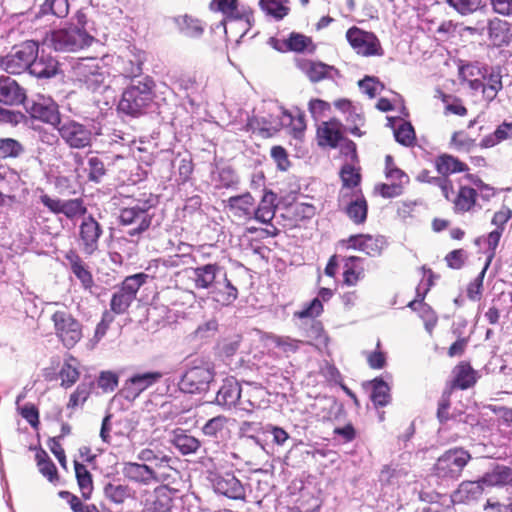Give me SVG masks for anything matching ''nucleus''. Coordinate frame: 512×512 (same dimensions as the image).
I'll return each instance as SVG.
<instances>
[{
  "instance_id": "33",
  "label": "nucleus",
  "mask_w": 512,
  "mask_h": 512,
  "mask_svg": "<svg viewBox=\"0 0 512 512\" xmlns=\"http://www.w3.org/2000/svg\"><path fill=\"white\" fill-rule=\"evenodd\" d=\"M301 70L312 82H319L323 79H333L338 75V70L330 65L316 61H304L300 65Z\"/></svg>"
},
{
  "instance_id": "2",
  "label": "nucleus",
  "mask_w": 512,
  "mask_h": 512,
  "mask_svg": "<svg viewBox=\"0 0 512 512\" xmlns=\"http://www.w3.org/2000/svg\"><path fill=\"white\" fill-rule=\"evenodd\" d=\"M153 86L154 83L149 77L141 80L132 79L122 93L118 110L131 117L145 114L154 98Z\"/></svg>"
},
{
  "instance_id": "11",
  "label": "nucleus",
  "mask_w": 512,
  "mask_h": 512,
  "mask_svg": "<svg viewBox=\"0 0 512 512\" xmlns=\"http://www.w3.org/2000/svg\"><path fill=\"white\" fill-rule=\"evenodd\" d=\"M56 336L66 348L74 347L82 338V326L67 311H56L51 316Z\"/></svg>"
},
{
  "instance_id": "41",
  "label": "nucleus",
  "mask_w": 512,
  "mask_h": 512,
  "mask_svg": "<svg viewBox=\"0 0 512 512\" xmlns=\"http://www.w3.org/2000/svg\"><path fill=\"white\" fill-rule=\"evenodd\" d=\"M371 400L376 407L387 406L391 401L390 387L381 378H375L372 382Z\"/></svg>"
},
{
  "instance_id": "13",
  "label": "nucleus",
  "mask_w": 512,
  "mask_h": 512,
  "mask_svg": "<svg viewBox=\"0 0 512 512\" xmlns=\"http://www.w3.org/2000/svg\"><path fill=\"white\" fill-rule=\"evenodd\" d=\"M102 234L101 224L92 215L82 218L78 228V244L85 256H92L99 250V240Z\"/></svg>"
},
{
  "instance_id": "37",
  "label": "nucleus",
  "mask_w": 512,
  "mask_h": 512,
  "mask_svg": "<svg viewBox=\"0 0 512 512\" xmlns=\"http://www.w3.org/2000/svg\"><path fill=\"white\" fill-rule=\"evenodd\" d=\"M512 138V120L504 121L497 126L495 131L484 136L481 140V147L491 148L497 144Z\"/></svg>"
},
{
  "instance_id": "45",
  "label": "nucleus",
  "mask_w": 512,
  "mask_h": 512,
  "mask_svg": "<svg viewBox=\"0 0 512 512\" xmlns=\"http://www.w3.org/2000/svg\"><path fill=\"white\" fill-rule=\"evenodd\" d=\"M78 362L75 358L70 357L63 363L59 377L61 379V386L69 388L76 383L79 378Z\"/></svg>"
},
{
  "instance_id": "1",
  "label": "nucleus",
  "mask_w": 512,
  "mask_h": 512,
  "mask_svg": "<svg viewBox=\"0 0 512 512\" xmlns=\"http://www.w3.org/2000/svg\"><path fill=\"white\" fill-rule=\"evenodd\" d=\"M189 277L196 289L207 290L222 306H229L238 298V289L228 279L225 267L216 262L190 268Z\"/></svg>"
},
{
  "instance_id": "25",
  "label": "nucleus",
  "mask_w": 512,
  "mask_h": 512,
  "mask_svg": "<svg viewBox=\"0 0 512 512\" xmlns=\"http://www.w3.org/2000/svg\"><path fill=\"white\" fill-rule=\"evenodd\" d=\"M169 442L182 455L195 454L201 448V441L188 430L177 428L169 433Z\"/></svg>"
},
{
  "instance_id": "59",
  "label": "nucleus",
  "mask_w": 512,
  "mask_h": 512,
  "mask_svg": "<svg viewBox=\"0 0 512 512\" xmlns=\"http://www.w3.org/2000/svg\"><path fill=\"white\" fill-rule=\"evenodd\" d=\"M323 312V304L319 298H314L305 304L301 310L294 312V317L299 319L311 318L319 316Z\"/></svg>"
},
{
  "instance_id": "8",
  "label": "nucleus",
  "mask_w": 512,
  "mask_h": 512,
  "mask_svg": "<svg viewBox=\"0 0 512 512\" xmlns=\"http://www.w3.org/2000/svg\"><path fill=\"white\" fill-rule=\"evenodd\" d=\"M38 51V43L28 40L20 45H16L12 50L0 60V66L9 74H20L29 70L33 57Z\"/></svg>"
},
{
  "instance_id": "47",
  "label": "nucleus",
  "mask_w": 512,
  "mask_h": 512,
  "mask_svg": "<svg viewBox=\"0 0 512 512\" xmlns=\"http://www.w3.org/2000/svg\"><path fill=\"white\" fill-rule=\"evenodd\" d=\"M104 495L111 502L122 504L127 498L130 497V488L122 484L108 483L104 487Z\"/></svg>"
},
{
  "instance_id": "38",
  "label": "nucleus",
  "mask_w": 512,
  "mask_h": 512,
  "mask_svg": "<svg viewBox=\"0 0 512 512\" xmlns=\"http://www.w3.org/2000/svg\"><path fill=\"white\" fill-rule=\"evenodd\" d=\"M453 385L459 389H468L476 382L475 371L468 363H460L453 370Z\"/></svg>"
},
{
  "instance_id": "50",
  "label": "nucleus",
  "mask_w": 512,
  "mask_h": 512,
  "mask_svg": "<svg viewBox=\"0 0 512 512\" xmlns=\"http://www.w3.org/2000/svg\"><path fill=\"white\" fill-rule=\"evenodd\" d=\"M286 45L289 50L295 52H313L315 50L311 38L299 33H291L286 41Z\"/></svg>"
},
{
  "instance_id": "36",
  "label": "nucleus",
  "mask_w": 512,
  "mask_h": 512,
  "mask_svg": "<svg viewBox=\"0 0 512 512\" xmlns=\"http://www.w3.org/2000/svg\"><path fill=\"white\" fill-rule=\"evenodd\" d=\"M435 167L442 177H447L449 174L468 170L465 163L448 154H443L437 157L435 160Z\"/></svg>"
},
{
  "instance_id": "49",
  "label": "nucleus",
  "mask_w": 512,
  "mask_h": 512,
  "mask_svg": "<svg viewBox=\"0 0 512 512\" xmlns=\"http://www.w3.org/2000/svg\"><path fill=\"white\" fill-rule=\"evenodd\" d=\"M41 14H51L58 18H64L69 13V0H45L41 5Z\"/></svg>"
},
{
  "instance_id": "43",
  "label": "nucleus",
  "mask_w": 512,
  "mask_h": 512,
  "mask_svg": "<svg viewBox=\"0 0 512 512\" xmlns=\"http://www.w3.org/2000/svg\"><path fill=\"white\" fill-rule=\"evenodd\" d=\"M274 198L275 195L272 192L265 194L260 205L258 207L254 206L252 218L261 223H269L275 215L273 207Z\"/></svg>"
},
{
  "instance_id": "3",
  "label": "nucleus",
  "mask_w": 512,
  "mask_h": 512,
  "mask_svg": "<svg viewBox=\"0 0 512 512\" xmlns=\"http://www.w3.org/2000/svg\"><path fill=\"white\" fill-rule=\"evenodd\" d=\"M155 206V199L150 196L145 199L133 200L128 206L120 210L119 221L123 226L128 227L126 233L130 237H139L151 225Z\"/></svg>"
},
{
  "instance_id": "28",
  "label": "nucleus",
  "mask_w": 512,
  "mask_h": 512,
  "mask_svg": "<svg viewBox=\"0 0 512 512\" xmlns=\"http://www.w3.org/2000/svg\"><path fill=\"white\" fill-rule=\"evenodd\" d=\"M58 62L49 54H45L44 50L39 54V50L29 67L30 74L37 78H50L57 73Z\"/></svg>"
},
{
  "instance_id": "51",
  "label": "nucleus",
  "mask_w": 512,
  "mask_h": 512,
  "mask_svg": "<svg viewBox=\"0 0 512 512\" xmlns=\"http://www.w3.org/2000/svg\"><path fill=\"white\" fill-rule=\"evenodd\" d=\"M284 2L285 0H260L259 4L267 15L280 20L283 19L289 11V8L284 5Z\"/></svg>"
},
{
  "instance_id": "6",
  "label": "nucleus",
  "mask_w": 512,
  "mask_h": 512,
  "mask_svg": "<svg viewBox=\"0 0 512 512\" xmlns=\"http://www.w3.org/2000/svg\"><path fill=\"white\" fill-rule=\"evenodd\" d=\"M73 73L77 81L93 92L107 87L106 79L108 75L98 58L79 59L73 65Z\"/></svg>"
},
{
  "instance_id": "7",
  "label": "nucleus",
  "mask_w": 512,
  "mask_h": 512,
  "mask_svg": "<svg viewBox=\"0 0 512 512\" xmlns=\"http://www.w3.org/2000/svg\"><path fill=\"white\" fill-rule=\"evenodd\" d=\"M470 459V453L463 448L450 449L437 459L434 473L443 480H457Z\"/></svg>"
},
{
  "instance_id": "56",
  "label": "nucleus",
  "mask_w": 512,
  "mask_h": 512,
  "mask_svg": "<svg viewBox=\"0 0 512 512\" xmlns=\"http://www.w3.org/2000/svg\"><path fill=\"white\" fill-rule=\"evenodd\" d=\"M447 4L462 16L476 12L481 6V0H447Z\"/></svg>"
},
{
  "instance_id": "29",
  "label": "nucleus",
  "mask_w": 512,
  "mask_h": 512,
  "mask_svg": "<svg viewBox=\"0 0 512 512\" xmlns=\"http://www.w3.org/2000/svg\"><path fill=\"white\" fill-rule=\"evenodd\" d=\"M342 124L336 120L322 122L317 128V138L320 146L337 147L343 139L341 134Z\"/></svg>"
},
{
  "instance_id": "30",
  "label": "nucleus",
  "mask_w": 512,
  "mask_h": 512,
  "mask_svg": "<svg viewBox=\"0 0 512 512\" xmlns=\"http://www.w3.org/2000/svg\"><path fill=\"white\" fill-rule=\"evenodd\" d=\"M281 117L278 121H273L269 123V126L262 127V130L270 131H278L280 128L285 126H292V130L296 134H301L306 129L305 115L303 112L298 111L296 116H293L286 110L281 111Z\"/></svg>"
},
{
  "instance_id": "62",
  "label": "nucleus",
  "mask_w": 512,
  "mask_h": 512,
  "mask_svg": "<svg viewBox=\"0 0 512 512\" xmlns=\"http://www.w3.org/2000/svg\"><path fill=\"white\" fill-rule=\"evenodd\" d=\"M91 387L89 384L81 383L77 386L76 390L71 394L68 408H75L80 404H83L89 394H90Z\"/></svg>"
},
{
  "instance_id": "17",
  "label": "nucleus",
  "mask_w": 512,
  "mask_h": 512,
  "mask_svg": "<svg viewBox=\"0 0 512 512\" xmlns=\"http://www.w3.org/2000/svg\"><path fill=\"white\" fill-rule=\"evenodd\" d=\"M486 73L481 78H475L470 81V89L481 91L484 100L493 101L498 92L502 89V75L499 67L488 66Z\"/></svg>"
},
{
  "instance_id": "54",
  "label": "nucleus",
  "mask_w": 512,
  "mask_h": 512,
  "mask_svg": "<svg viewBox=\"0 0 512 512\" xmlns=\"http://www.w3.org/2000/svg\"><path fill=\"white\" fill-rule=\"evenodd\" d=\"M487 65H482L479 62L468 63L460 66L459 74L460 77L468 83L470 86V81L475 78H481L483 73H486Z\"/></svg>"
},
{
  "instance_id": "42",
  "label": "nucleus",
  "mask_w": 512,
  "mask_h": 512,
  "mask_svg": "<svg viewBox=\"0 0 512 512\" xmlns=\"http://www.w3.org/2000/svg\"><path fill=\"white\" fill-rule=\"evenodd\" d=\"M485 486L482 477L477 481H465L460 484L457 496L461 501L476 500L482 495Z\"/></svg>"
},
{
  "instance_id": "18",
  "label": "nucleus",
  "mask_w": 512,
  "mask_h": 512,
  "mask_svg": "<svg viewBox=\"0 0 512 512\" xmlns=\"http://www.w3.org/2000/svg\"><path fill=\"white\" fill-rule=\"evenodd\" d=\"M483 482L486 487L505 486L512 483V469L505 465H496L491 470L487 471L483 476ZM486 509L495 510L497 512H512V499L508 505L500 503L490 504Z\"/></svg>"
},
{
  "instance_id": "20",
  "label": "nucleus",
  "mask_w": 512,
  "mask_h": 512,
  "mask_svg": "<svg viewBox=\"0 0 512 512\" xmlns=\"http://www.w3.org/2000/svg\"><path fill=\"white\" fill-rule=\"evenodd\" d=\"M163 376L164 373L160 371H148L134 374L125 383L124 391L126 398L135 399L143 391L158 383Z\"/></svg>"
},
{
  "instance_id": "15",
  "label": "nucleus",
  "mask_w": 512,
  "mask_h": 512,
  "mask_svg": "<svg viewBox=\"0 0 512 512\" xmlns=\"http://www.w3.org/2000/svg\"><path fill=\"white\" fill-rule=\"evenodd\" d=\"M26 112L33 118L57 127L62 120L58 105L49 97L38 95L36 99H26Z\"/></svg>"
},
{
  "instance_id": "48",
  "label": "nucleus",
  "mask_w": 512,
  "mask_h": 512,
  "mask_svg": "<svg viewBox=\"0 0 512 512\" xmlns=\"http://www.w3.org/2000/svg\"><path fill=\"white\" fill-rule=\"evenodd\" d=\"M138 459L142 462L153 463L156 467H166L172 461V458L159 450L145 448L138 454Z\"/></svg>"
},
{
  "instance_id": "34",
  "label": "nucleus",
  "mask_w": 512,
  "mask_h": 512,
  "mask_svg": "<svg viewBox=\"0 0 512 512\" xmlns=\"http://www.w3.org/2000/svg\"><path fill=\"white\" fill-rule=\"evenodd\" d=\"M123 474L126 478L132 481L144 484L156 479L155 472L151 466L134 462L124 464Z\"/></svg>"
},
{
  "instance_id": "53",
  "label": "nucleus",
  "mask_w": 512,
  "mask_h": 512,
  "mask_svg": "<svg viewBox=\"0 0 512 512\" xmlns=\"http://www.w3.org/2000/svg\"><path fill=\"white\" fill-rule=\"evenodd\" d=\"M237 6V0H212L210 3L211 10L222 12L229 21L238 19Z\"/></svg>"
},
{
  "instance_id": "21",
  "label": "nucleus",
  "mask_w": 512,
  "mask_h": 512,
  "mask_svg": "<svg viewBox=\"0 0 512 512\" xmlns=\"http://www.w3.org/2000/svg\"><path fill=\"white\" fill-rule=\"evenodd\" d=\"M242 388L234 377H227L223 380L217 391L215 402L223 409L230 410L240 406Z\"/></svg>"
},
{
  "instance_id": "5",
  "label": "nucleus",
  "mask_w": 512,
  "mask_h": 512,
  "mask_svg": "<svg viewBox=\"0 0 512 512\" xmlns=\"http://www.w3.org/2000/svg\"><path fill=\"white\" fill-rule=\"evenodd\" d=\"M213 366L205 361H194L179 381V389L184 393L195 394L208 391L214 380Z\"/></svg>"
},
{
  "instance_id": "39",
  "label": "nucleus",
  "mask_w": 512,
  "mask_h": 512,
  "mask_svg": "<svg viewBox=\"0 0 512 512\" xmlns=\"http://www.w3.org/2000/svg\"><path fill=\"white\" fill-rule=\"evenodd\" d=\"M26 149L23 143L11 137L0 138V160L18 159Z\"/></svg>"
},
{
  "instance_id": "23",
  "label": "nucleus",
  "mask_w": 512,
  "mask_h": 512,
  "mask_svg": "<svg viewBox=\"0 0 512 512\" xmlns=\"http://www.w3.org/2000/svg\"><path fill=\"white\" fill-rule=\"evenodd\" d=\"M385 246L386 240L383 236L359 234L352 235L348 239V247L360 250L372 257L379 256Z\"/></svg>"
},
{
  "instance_id": "9",
  "label": "nucleus",
  "mask_w": 512,
  "mask_h": 512,
  "mask_svg": "<svg viewBox=\"0 0 512 512\" xmlns=\"http://www.w3.org/2000/svg\"><path fill=\"white\" fill-rule=\"evenodd\" d=\"M92 41L93 37L77 26L55 30L51 34V43L56 51H78L88 47Z\"/></svg>"
},
{
  "instance_id": "60",
  "label": "nucleus",
  "mask_w": 512,
  "mask_h": 512,
  "mask_svg": "<svg viewBox=\"0 0 512 512\" xmlns=\"http://www.w3.org/2000/svg\"><path fill=\"white\" fill-rule=\"evenodd\" d=\"M273 343L285 354H293L298 351L300 346L303 344L302 341L293 339L288 336H274Z\"/></svg>"
},
{
  "instance_id": "63",
  "label": "nucleus",
  "mask_w": 512,
  "mask_h": 512,
  "mask_svg": "<svg viewBox=\"0 0 512 512\" xmlns=\"http://www.w3.org/2000/svg\"><path fill=\"white\" fill-rule=\"evenodd\" d=\"M181 31L188 37H199L203 33V27L199 20L184 16Z\"/></svg>"
},
{
  "instance_id": "44",
  "label": "nucleus",
  "mask_w": 512,
  "mask_h": 512,
  "mask_svg": "<svg viewBox=\"0 0 512 512\" xmlns=\"http://www.w3.org/2000/svg\"><path fill=\"white\" fill-rule=\"evenodd\" d=\"M75 475L83 498L89 499L93 491V480L91 473L84 464L74 461Z\"/></svg>"
},
{
  "instance_id": "55",
  "label": "nucleus",
  "mask_w": 512,
  "mask_h": 512,
  "mask_svg": "<svg viewBox=\"0 0 512 512\" xmlns=\"http://www.w3.org/2000/svg\"><path fill=\"white\" fill-rule=\"evenodd\" d=\"M501 229H495L491 231L486 237L478 238L477 243H479L481 240H483L487 245V260L485 265H490L492 259L494 258L496 254V248L498 247V244L500 242L501 236H502Z\"/></svg>"
},
{
  "instance_id": "57",
  "label": "nucleus",
  "mask_w": 512,
  "mask_h": 512,
  "mask_svg": "<svg viewBox=\"0 0 512 512\" xmlns=\"http://www.w3.org/2000/svg\"><path fill=\"white\" fill-rule=\"evenodd\" d=\"M86 170L88 179L95 183H99L106 173L104 162L97 156L88 158Z\"/></svg>"
},
{
  "instance_id": "52",
  "label": "nucleus",
  "mask_w": 512,
  "mask_h": 512,
  "mask_svg": "<svg viewBox=\"0 0 512 512\" xmlns=\"http://www.w3.org/2000/svg\"><path fill=\"white\" fill-rule=\"evenodd\" d=\"M340 177L343 182V186L347 188H353L359 185L361 175L359 170L356 169L355 163L346 162L340 171Z\"/></svg>"
},
{
  "instance_id": "14",
  "label": "nucleus",
  "mask_w": 512,
  "mask_h": 512,
  "mask_svg": "<svg viewBox=\"0 0 512 512\" xmlns=\"http://www.w3.org/2000/svg\"><path fill=\"white\" fill-rule=\"evenodd\" d=\"M209 480L214 491L232 500H245L246 487L232 472H211Z\"/></svg>"
},
{
  "instance_id": "16",
  "label": "nucleus",
  "mask_w": 512,
  "mask_h": 512,
  "mask_svg": "<svg viewBox=\"0 0 512 512\" xmlns=\"http://www.w3.org/2000/svg\"><path fill=\"white\" fill-rule=\"evenodd\" d=\"M40 202L54 214H64L68 219H75L79 216H86L87 208L83 204V200L79 198L62 200L59 198H51L49 195L42 193Z\"/></svg>"
},
{
  "instance_id": "61",
  "label": "nucleus",
  "mask_w": 512,
  "mask_h": 512,
  "mask_svg": "<svg viewBox=\"0 0 512 512\" xmlns=\"http://www.w3.org/2000/svg\"><path fill=\"white\" fill-rule=\"evenodd\" d=\"M403 476L402 470H399L390 465L384 466L379 474V481L383 485H394L398 483L399 479Z\"/></svg>"
},
{
  "instance_id": "27",
  "label": "nucleus",
  "mask_w": 512,
  "mask_h": 512,
  "mask_svg": "<svg viewBox=\"0 0 512 512\" xmlns=\"http://www.w3.org/2000/svg\"><path fill=\"white\" fill-rule=\"evenodd\" d=\"M256 201L254 197L246 192L241 195L231 196L226 200V207L238 218L252 219Z\"/></svg>"
},
{
  "instance_id": "58",
  "label": "nucleus",
  "mask_w": 512,
  "mask_h": 512,
  "mask_svg": "<svg viewBox=\"0 0 512 512\" xmlns=\"http://www.w3.org/2000/svg\"><path fill=\"white\" fill-rule=\"evenodd\" d=\"M394 136L398 143L410 146L415 140V131L411 123L402 122L398 128L394 129Z\"/></svg>"
},
{
  "instance_id": "32",
  "label": "nucleus",
  "mask_w": 512,
  "mask_h": 512,
  "mask_svg": "<svg viewBox=\"0 0 512 512\" xmlns=\"http://www.w3.org/2000/svg\"><path fill=\"white\" fill-rule=\"evenodd\" d=\"M488 38L492 45L502 47L510 42V25L507 21L493 18L487 25Z\"/></svg>"
},
{
  "instance_id": "19",
  "label": "nucleus",
  "mask_w": 512,
  "mask_h": 512,
  "mask_svg": "<svg viewBox=\"0 0 512 512\" xmlns=\"http://www.w3.org/2000/svg\"><path fill=\"white\" fill-rule=\"evenodd\" d=\"M209 177L216 190H236L240 183V178L232 166L217 162L211 164Z\"/></svg>"
},
{
  "instance_id": "4",
  "label": "nucleus",
  "mask_w": 512,
  "mask_h": 512,
  "mask_svg": "<svg viewBox=\"0 0 512 512\" xmlns=\"http://www.w3.org/2000/svg\"><path fill=\"white\" fill-rule=\"evenodd\" d=\"M56 128L64 143L72 149L90 147L93 138L102 135V126L96 121L80 123L74 119L65 118Z\"/></svg>"
},
{
  "instance_id": "64",
  "label": "nucleus",
  "mask_w": 512,
  "mask_h": 512,
  "mask_svg": "<svg viewBox=\"0 0 512 512\" xmlns=\"http://www.w3.org/2000/svg\"><path fill=\"white\" fill-rule=\"evenodd\" d=\"M171 508V498L166 494H158L144 512H168Z\"/></svg>"
},
{
  "instance_id": "40",
  "label": "nucleus",
  "mask_w": 512,
  "mask_h": 512,
  "mask_svg": "<svg viewBox=\"0 0 512 512\" xmlns=\"http://www.w3.org/2000/svg\"><path fill=\"white\" fill-rule=\"evenodd\" d=\"M367 210V202L362 194H356L346 207L347 215L356 224L365 222Z\"/></svg>"
},
{
  "instance_id": "35",
  "label": "nucleus",
  "mask_w": 512,
  "mask_h": 512,
  "mask_svg": "<svg viewBox=\"0 0 512 512\" xmlns=\"http://www.w3.org/2000/svg\"><path fill=\"white\" fill-rule=\"evenodd\" d=\"M477 191L468 186H461L456 197L452 200L453 210L457 214L469 212L476 204Z\"/></svg>"
},
{
  "instance_id": "22",
  "label": "nucleus",
  "mask_w": 512,
  "mask_h": 512,
  "mask_svg": "<svg viewBox=\"0 0 512 512\" xmlns=\"http://www.w3.org/2000/svg\"><path fill=\"white\" fill-rule=\"evenodd\" d=\"M228 419L225 416L219 415L209 419L202 427V433L207 440L204 441L205 452L212 449L211 445H217L225 440L227 434Z\"/></svg>"
},
{
  "instance_id": "46",
  "label": "nucleus",
  "mask_w": 512,
  "mask_h": 512,
  "mask_svg": "<svg viewBox=\"0 0 512 512\" xmlns=\"http://www.w3.org/2000/svg\"><path fill=\"white\" fill-rule=\"evenodd\" d=\"M360 261L359 257L350 256L344 258V283L348 286H355L357 282L363 278V268L357 269L356 263Z\"/></svg>"
},
{
  "instance_id": "24",
  "label": "nucleus",
  "mask_w": 512,
  "mask_h": 512,
  "mask_svg": "<svg viewBox=\"0 0 512 512\" xmlns=\"http://www.w3.org/2000/svg\"><path fill=\"white\" fill-rule=\"evenodd\" d=\"M26 100L25 91L16 80L0 76V103L8 106L20 105Z\"/></svg>"
},
{
  "instance_id": "10",
  "label": "nucleus",
  "mask_w": 512,
  "mask_h": 512,
  "mask_svg": "<svg viewBox=\"0 0 512 512\" xmlns=\"http://www.w3.org/2000/svg\"><path fill=\"white\" fill-rule=\"evenodd\" d=\"M148 275L138 273L124 279L121 286L113 293L110 308L115 314H123L130 307L140 287L146 282Z\"/></svg>"
},
{
  "instance_id": "12",
  "label": "nucleus",
  "mask_w": 512,
  "mask_h": 512,
  "mask_svg": "<svg viewBox=\"0 0 512 512\" xmlns=\"http://www.w3.org/2000/svg\"><path fill=\"white\" fill-rule=\"evenodd\" d=\"M346 38L351 47L357 54L370 56H383L384 50L377 36L358 27H352L347 30Z\"/></svg>"
},
{
  "instance_id": "31",
  "label": "nucleus",
  "mask_w": 512,
  "mask_h": 512,
  "mask_svg": "<svg viewBox=\"0 0 512 512\" xmlns=\"http://www.w3.org/2000/svg\"><path fill=\"white\" fill-rule=\"evenodd\" d=\"M246 385L248 388L246 390L242 389L239 410L252 413L260 407V402L264 397V389L260 384L254 382H246Z\"/></svg>"
},
{
  "instance_id": "26",
  "label": "nucleus",
  "mask_w": 512,
  "mask_h": 512,
  "mask_svg": "<svg viewBox=\"0 0 512 512\" xmlns=\"http://www.w3.org/2000/svg\"><path fill=\"white\" fill-rule=\"evenodd\" d=\"M65 259L68 261L72 273L80 281L83 289L92 292L94 279L83 259L73 250H70L65 255Z\"/></svg>"
}]
</instances>
